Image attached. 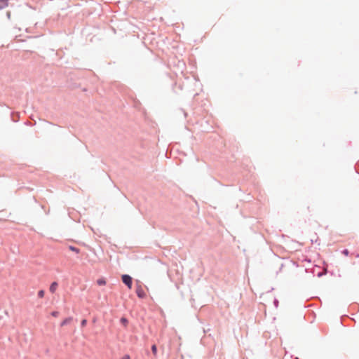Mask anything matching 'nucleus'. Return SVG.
Wrapping results in <instances>:
<instances>
[{
	"instance_id": "nucleus-1",
	"label": "nucleus",
	"mask_w": 359,
	"mask_h": 359,
	"mask_svg": "<svg viewBox=\"0 0 359 359\" xmlns=\"http://www.w3.org/2000/svg\"><path fill=\"white\" fill-rule=\"evenodd\" d=\"M122 281L128 286L129 289L132 287V278L128 275L122 276Z\"/></svg>"
},
{
	"instance_id": "nucleus-2",
	"label": "nucleus",
	"mask_w": 359,
	"mask_h": 359,
	"mask_svg": "<svg viewBox=\"0 0 359 359\" xmlns=\"http://www.w3.org/2000/svg\"><path fill=\"white\" fill-rule=\"evenodd\" d=\"M136 294L140 298H144L146 297V293L140 285H138L136 287Z\"/></svg>"
},
{
	"instance_id": "nucleus-3",
	"label": "nucleus",
	"mask_w": 359,
	"mask_h": 359,
	"mask_svg": "<svg viewBox=\"0 0 359 359\" xmlns=\"http://www.w3.org/2000/svg\"><path fill=\"white\" fill-rule=\"evenodd\" d=\"M8 6V0H0V10Z\"/></svg>"
},
{
	"instance_id": "nucleus-4",
	"label": "nucleus",
	"mask_w": 359,
	"mask_h": 359,
	"mask_svg": "<svg viewBox=\"0 0 359 359\" xmlns=\"http://www.w3.org/2000/svg\"><path fill=\"white\" fill-rule=\"evenodd\" d=\"M72 320V317H69V318H65V320H63L61 323H60V326L61 327H64L66 325L70 323Z\"/></svg>"
},
{
	"instance_id": "nucleus-5",
	"label": "nucleus",
	"mask_w": 359,
	"mask_h": 359,
	"mask_svg": "<svg viewBox=\"0 0 359 359\" xmlns=\"http://www.w3.org/2000/svg\"><path fill=\"white\" fill-rule=\"evenodd\" d=\"M57 283L56 282H53L50 286V291L52 292V293H54L55 292V290H57Z\"/></svg>"
},
{
	"instance_id": "nucleus-6",
	"label": "nucleus",
	"mask_w": 359,
	"mask_h": 359,
	"mask_svg": "<svg viewBox=\"0 0 359 359\" xmlns=\"http://www.w3.org/2000/svg\"><path fill=\"white\" fill-rule=\"evenodd\" d=\"M69 249L71 251L74 252H76V253H79V252H80V250H79V248H75V247L72 246V245L69 246Z\"/></svg>"
},
{
	"instance_id": "nucleus-7",
	"label": "nucleus",
	"mask_w": 359,
	"mask_h": 359,
	"mask_svg": "<svg viewBox=\"0 0 359 359\" xmlns=\"http://www.w3.org/2000/svg\"><path fill=\"white\" fill-rule=\"evenodd\" d=\"M97 283L99 285H104L106 284V281L104 278H100L97 280Z\"/></svg>"
},
{
	"instance_id": "nucleus-8",
	"label": "nucleus",
	"mask_w": 359,
	"mask_h": 359,
	"mask_svg": "<svg viewBox=\"0 0 359 359\" xmlns=\"http://www.w3.org/2000/svg\"><path fill=\"white\" fill-rule=\"evenodd\" d=\"M151 351L154 356H156L157 355V347L155 344L152 345L151 346Z\"/></svg>"
},
{
	"instance_id": "nucleus-9",
	"label": "nucleus",
	"mask_w": 359,
	"mask_h": 359,
	"mask_svg": "<svg viewBox=\"0 0 359 359\" xmlns=\"http://www.w3.org/2000/svg\"><path fill=\"white\" fill-rule=\"evenodd\" d=\"M44 294H45V292L43 290H39L38 292V297L39 298H43L44 297Z\"/></svg>"
},
{
	"instance_id": "nucleus-10",
	"label": "nucleus",
	"mask_w": 359,
	"mask_h": 359,
	"mask_svg": "<svg viewBox=\"0 0 359 359\" xmlns=\"http://www.w3.org/2000/svg\"><path fill=\"white\" fill-rule=\"evenodd\" d=\"M87 324V320L83 319L81 320V325L82 327H85Z\"/></svg>"
},
{
	"instance_id": "nucleus-11",
	"label": "nucleus",
	"mask_w": 359,
	"mask_h": 359,
	"mask_svg": "<svg viewBox=\"0 0 359 359\" xmlns=\"http://www.w3.org/2000/svg\"><path fill=\"white\" fill-rule=\"evenodd\" d=\"M51 315L54 317H57L58 316V312L57 311H53L52 312Z\"/></svg>"
},
{
	"instance_id": "nucleus-12",
	"label": "nucleus",
	"mask_w": 359,
	"mask_h": 359,
	"mask_svg": "<svg viewBox=\"0 0 359 359\" xmlns=\"http://www.w3.org/2000/svg\"><path fill=\"white\" fill-rule=\"evenodd\" d=\"M121 322H122L123 324H125V325H126V324L127 323V322H128V321H127V320H126V318H121Z\"/></svg>"
},
{
	"instance_id": "nucleus-13",
	"label": "nucleus",
	"mask_w": 359,
	"mask_h": 359,
	"mask_svg": "<svg viewBox=\"0 0 359 359\" xmlns=\"http://www.w3.org/2000/svg\"><path fill=\"white\" fill-rule=\"evenodd\" d=\"M121 359H130V357L128 355H125Z\"/></svg>"
}]
</instances>
